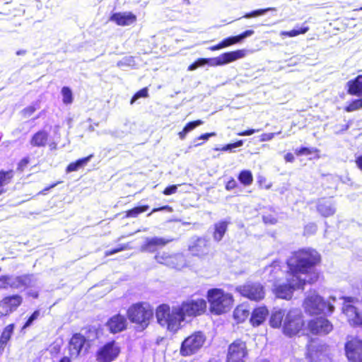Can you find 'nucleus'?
<instances>
[{"label":"nucleus","instance_id":"nucleus-1","mask_svg":"<svg viewBox=\"0 0 362 362\" xmlns=\"http://www.w3.org/2000/svg\"><path fill=\"white\" fill-rule=\"evenodd\" d=\"M321 262V255L315 249H298L291 253L286 262L288 273L292 276H298L299 274L308 275L306 283L315 284L322 276L320 272L315 270Z\"/></svg>","mask_w":362,"mask_h":362},{"label":"nucleus","instance_id":"nucleus-2","mask_svg":"<svg viewBox=\"0 0 362 362\" xmlns=\"http://www.w3.org/2000/svg\"><path fill=\"white\" fill-rule=\"evenodd\" d=\"M269 325L273 328H281L283 334L288 337L298 335L305 327L301 312L296 309L279 310L272 313Z\"/></svg>","mask_w":362,"mask_h":362},{"label":"nucleus","instance_id":"nucleus-3","mask_svg":"<svg viewBox=\"0 0 362 362\" xmlns=\"http://www.w3.org/2000/svg\"><path fill=\"white\" fill-rule=\"evenodd\" d=\"M209 312L214 315H221L229 312L233 307L234 298L232 293L222 288H213L206 292Z\"/></svg>","mask_w":362,"mask_h":362},{"label":"nucleus","instance_id":"nucleus-4","mask_svg":"<svg viewBox=\"0 0 362 362\" xmlns=\"http://www.w3.org/2000/svg\"><path fill=\"white\" fill-rule=\"evenodd\" d=\"M155 313L158 323L173 332L180 329L181 323L185 321L179 305L170 308L168 304L162 303L157 306Z\"/></svg>","mask_w":362,"mask_h":362},{"label":"nucleus","instance_id":"nucleus-5","mask_svg":"<svg viewBox=\"0 0 362 362\" xmlns=\"http://www.w3.org/2000/svg\"><path fill=\"white\" fill-rule=\"evenodd\" d=\"M127 317L139 331L145 330L153 317V308L146 302L132 304L127 310Z\"/></svg>","mask_w":362,"mask_h":362},{"label":"nucleus","instance_id":"nucleus-6","mask_svg":"<svg viewBox=\"0 0 362 362\" xmlns=\"http://www.w3.org/2000/svg\"><path fill=\"white\" fill-rule=\"evenodd\" d=\"M245 55V51L244 49H237L235 51L224 52L214 58H199L194 62L188 66L187 69L189 71H193L199 66H204L206 64H209L211 66H223L241 59L244 57Z\"/></svg>","mask_w":362,"mask_h":362},{"label":"nucleus","instance_id":"nucleus-7","mask_svg":"<svg viewBox=\"0 0 362 362\" xmlns=\"http://www.w3.org/2000/svg\"><path fill=\"white\" fill-rule=\"evenodd\" d=\"M247 335L237 337L228 346L225 362H246L249 356Z\"/></svg>","mask_w":362,"mask_h":362},{"label":"nucleus","instance_id":"nucleus-8","mask_svg":"<svg viewBox=\"0 0 362 362\" xmlns=\"http://www.w3.org/2000/svg\"><path fill=\"white\" fill-rule=\"evenodd\" d=\"M206 340V335L202 331L191 333L181 342L180 355L182 357H188L197 354L204 346Z\"/></svg>","mask_w":362,"mask_h":362},{"label":"nucleus","instance_id":"nucleus-9","mask_svg":"<svg viewBox=\"0 0 362 362\" xmlns=\"http://www.w3.org/2000/svg\"><path fill=\"white\" fill-rule=\"evenodd\" d=\"M341 311L346 317L349 325L354 327H362V313L359 311L356 304L359 302L358 299L352 296H343Z\"/></svg>","mask_w":362,"mask_h":362},{"label":"nucleus","instance_id":"nucleus-10","mask_svg":"<svg viewBox=\"0 0 362 362\" xmlns=\"http://www.w3.org/2000/svg\"><path fill=\"white\" fill-rule=\"evenodd\" d=\"M305 284V279L299 276H292L288 280V283L276 285L273 291L277 298L290 300L293 296V291L296 289H303Z\"/></svg>","mask_w":362,"mask_h":362},{"label":"nucleus","instance_id":"nucleus-11","mask_svg":"<svg viewBox=\"0 0 362 362\" xmlns=\"http://www.w3.org/2000/svg\"><path fill=\"white\" fill-rule=\"evenodd\" d=\"M235 291L243 297L253 301H260L264 298V286L257 281H247L236 287Z\"/></svg>","mask_w":362,"mask_h":362},{"label":"nucleus","instance_id":"nucleus-12","mask_svg":"<svg viewBox=\"0 0 362 362\" xmlns=\"http://www.w3.org/2000/svg\"><path fill=\"white\" fill-rule=\"evenodd\" d=\"M184 320L187 317H196L204 315L207 309V302L204 298L189 299L179 305Z\"/></svg>","mask_w":362,"mask_h":362},{"label":"nucleus","instance_id":"nucleus-13","mask_svg":"<svg viewBox=\"0 0 362 362\" xmlns=\"http://www.w3.org/2000/svg\"><path fill=\"white\" fill-rule=\"evenodd\" d=\"M344 352L349 362H362V339L348 336L344 344Z\"/></svg>","mask_w":362,"mask_h":362},{"label":"nucleus","instance_id":"nucleus-14","mask_svg":"<svg viewBox=\"0 0 362 362\" xmlns=\"http://www.w3.org/2000/svg\"><path fill=\"white\" fill-rule=\"evenodd\" d=\"M329 346L317 339H310L306 346V358L317 362L328 356Z\"/></svg>","mask_w":362,"mask_h":362},{"label":"nucleus","instance_id":"nucleus-15","mask_svg":"<svg viewBox=\"0 0 362 362\" xmlns=\"http://www.w3.org/2000/svg\"><path fill=\"white\" fill-rule=\"evenodd\" d=\"M121 352L120 347L115 340L106 342L95 353L98 362H112Z\"/></svg>","mask_w":362,"mask_h":362},{"label":"nucleus","instance_id":"nucleus-16","mask_svg":"<svg viewBox=\"0 0 362 362\" xmlns=\"http://www.w3.org/2000/svg\"><path fill=\"white\" fill-rule=\"evenodd\" d=\"M307 327L310 334L317 336L327 335L333 329L332 324L325 317H316L310 320Z\"/></svg>","mask_w":362,"mask_h":362},{"label":"nucleus","instance_id":"nucleus-17","mask_svg":"<svg viewBox=\"0 0 362 362\" xmlns=\"http://www.w3.org/2000/svg\"><path fill=\"white\" fill-rule=\"evenodd\" d=\"M306 308L313 314L332 313L334 306L319 296H310L306 299Z\"/></svg>","mask_w":362,"mask_h":362},{"label":"nucleus","instance_id":"nucleus-18","mask_svg":"<svg viewBox=\"0 0 362 362\" xmlns=\"http://www.w3.org/2000/svg\"><path fill=\"white\" fill-rule=\"evenodd\" d=\"M188 250L192 256L203 257L209 254L210 244L204 238H198L189 246Z\"/></svg>","mask_w":362,"mask_h":362},{"label":"nucleus","instance_id":"nucleus-19","mask_svg":"<svg viewBox=\"0 0 362 362\" xmlns=\"http://www.w3.org/2000/svg\"><path fill=\"white\" fill-rule=\"evenodd\" d=\"M105 326L112 334L121 332L127 327V318L119 313L115 314L107 320Z\"/></svg>","mask_w":362,"mask_h":362},{"label":"nucleus","instance_id":"nucleus-20","mask_svg":"<svg viewBox=\"0 0 362 362\" xmlns=\"http://www.w3.org/2000/svg\"><path fill=\"white\" fill-rule=\"evenodd\" d=\"M170 242H171V240L163 238L153 237L151 238H147L142 245L141 250L146 252H155Z\"/></svg>","mask_w":362,"mask_h":362},{"label":"nucleus","instance_id":"nucleus-21","mask_svg":"<svg viewBox=\"0 0 362 362\" xmlns=\"http://www.w3.org/2000/svg\"><path fill=\"white\" fill-rule=\"evenodd\" d=\"M86 342V337L80 333L74 334L69 342V353L76 357L78 356Z\"/></svg>","mask_w":362,"mask_h":362},{"label":"nucleus","instance_id":"nucleus-22","mask_svg":"<svg viewBox=\"0 0 362 362\" xmlns=\"http://www.w3.org/2000/svg\"><path fill=\"white\" fill-rule=\"evenodd\" d=\"M110 21L115 22L117 25L127 26L136 21V16L132 12L114 13L110 17Z\"/></svg>","mask_w":362,"mask_h":362},{"label":"nucleus","instance_id":"nucleus-23","mask_svg":"<svg viewBox=\"0 0 362 362\" xmlns=\"http://www.w3.org/2000/svg\"><path fill=\"white\" fill-rule=\"evenodd\" d=\"M23 298L18 294H13L4 297L1 301V305L6 313H13L22 304Z\"/></svg>","mask_w":362,"mask_h":362},{"label":"nucleus","instance_id":"nucleus-24","mask_svg":"<svg viewBox=\"0 0 362 362\" xmlns=\"http://www.w3.org/2000/svg\"><path fill=\"white\" fill-rule=\"evenodd\" d=\"M316 209L325 218L330 217L336 212L334 204L325 198H321L317 201Z\"/></svg>","mask_w":362,"mask_h":362},{"label":"nucleus","instance_id":"nucleus-25","mask_svg":"<svg viewBox=\"0 0 362 362\" xmlns=\"http://www.w3.org/2000/svg\"><path fill=\"white\" fill-rule=\"evenodd\" d=\"M269 315V310L265 306L255 308L250 316V323L252 326L257 327L262 324Z\"/></svg>","mask_w":362,"mask_h":362},{"label":"nucleus","instance_id":"nucleus-26","mask_svg":"<svg viewBox=\"0 0 362 362\" xmlns=\"http://www.w3.org/2000/svg\"><path fill=\"white\" fill-rule=\"evenodd\" d=\"M49 134L44 129L37 131L30 139V144L33 147H45L48 144Z\"/></svg>","mask_w":362,"mask_h":362},{"label":"nucleus","instance_id":"nucleus-27","mask_svg":"<svg viewBox=\"0 0 362 362\" xmlns=\"http://www.w3.org/2000/svg\"><path fill=\"white\" fill-rule=\"evenodd\" d=\"M347 93L351 95L362 97V74L358 75L346 83Z\"/></svg>","mask_w":362,"mask_h":362},{"label":"nucleus","instance_id":"nucleus-28","mask_svg":"<svg viewBox=\"0 0 362 362\" xmlns=\"http://www.w3.org/2000/svg\"><path fill=\"white\" fill-rule=\"evenodd\" d=\"M228 221L222 220L214 225L212 236L214 240L219 242L223 239L228 230Z\"/></svg>","mask_w":362,"mask_h":362},{"label":"nucleus","instance_id":"nucleus-29","mask_svg":"<svg viewBox=\"0 0 362 362\" xmlns=\"http://www.w3.org/2000/svg\"><path fill=\"white\" fill-rule=\"evenodd\" d=\"M15 176V171L12 169L0 170V196L6 192L4 186L11 184Z\"/></svg>","mask_w":362,"mask_h":362},{"label":"nucleus","instance_id":"nucleus-30","mask_svg":"<svg viewBox=\"0 0 362 362\" xmlns=\"http://www.w3.org/2000/svg\"><path fill=\"white\" fill-rule=\"evenodd\" d=\"M254 33L252 30H247L238 35L231 36L223 39L221 42L224 47H227L240 42L243 38L250 36Z\"/></svg>","mask_w":362,"mask_h":362},{"label":"nucleus","instance_id":"nucleus-31","mask_svg":"<svg viewBox=\"0 0 362 362\" xmlns=\"http://www.w3.org/2000/svg\"><path fill=\"white\" fill-rule=\"evenodd\" d=\"M15 325L13 323L8 325L3 329L0 336V351H4L8 342L13 333Z\"/></svg>","mask_w":362,"mask_h":362},{"label":"nucleus","instance_id":"nucleus-32","mask_svg":"<svg viewBox=\"0 0 362 362\" xmlns=\"http://www.w3.org/2000/svg\"><path fill=\"white\" fill-rule=\"evenodd\" d=\"M93 157V154L79 158L74 162L70 163L66 168L67 173L77 171L80 168L83 167Z\"/></svg>","mask_w":362,"mask_h":362},{"label":"nucleus","instance_id":"nucleus-33","mask_svg":"<svg viewBox=\"0 0 362 362\" xmlns=\"http://www.w3.org/2000/svg\"><path fill=\"white\" fill-rule=\"evenodd\" d=\"M149 206L147 204L136 206L124 212V218H137L141 214L147 211Z\"/></svg>","mask_w":362,"mask_h":362},{"label":"nucleus","instance_id":"nucleus-34","mask_svg":"<svg viewBox=\"0 0 362 362\" xmlns=\"http://www.w3.org/2000/svg\"><path fill=\"white\" fill-rule=\"evenodd\" d=\"M294 153L296 156L313 155L314 159H318L320 158V151L317 148L301 146L296 148Z\"/></svg>","mask_w":362,"mask_h":362},{"label":"nucleus","instance_id":"nucleus-35","mask_svg":"<svg viewBox=\"0 0 362 362\" xmlns=\"http://www.w3.org/2000/svg\"><path fill=\"white\" fill-rule=\"evenodd\" d=\"M249 315V310L242 305L236 306L233 313V317L238 323L244 322Z\"/></svg>","mask_w":362,"mask_h":362},{"label":"nucleus","instance_id":"nucleus-36","mask_svg":"<svg viewBox=\"0 0 362 362\" xmlns=\"http://www.w3.org/2000/svg\"><path fill=\"white\" fill-rule=\"evenodd\" d=\"M238 179L243 186H250L253 182V175L250 170H243L238 175Z\"/></svg>","mask_w":362,"mask_h":362},{"label":"nucleus","instance_id":"nucleus-37","mask_svg":"<svg viewBox=\"0 0 362 362\" xmlns=\"http://www.w3.org/2000/svg\"><path fill=\"white\" fill-rule=\"evenodd\" d=\"M309 30L308 26H303L298 29H293L288 31H282L280 35L282 37H293L299 35L305 34Z\"/></svg>","mask_w":362,"mask_h":362},{"label":"nucleus","instance_id":"nucleus-38","mask_svg":"<svg viewBox=\"0 0 362 362\" xmlns=\"http://www.w3.org/2000/svg\"><path fill=\"white\" fill-rule=\"evenodd\" d=\"M39 103L37 102L28 105L21 111V116L24 118H29L37 109H39Z\"/></svg>","mask_w":362,"mask_h":362},{"label":"nucleus","instance_id":"nucleus-39","mask_svg":"<svg viewBox=\"0 0 362 362\" xmlns=\"http://www.w3.org/2000/svg\"><path fill=\"white\" fill-rule=\"evenodd\" d=\"M61 93L62 95V101L65 105L72 103L74 98L71 88L68 86H64L62 88Z\"/></svg>","mask_w":362,"mask_h":362},{"label":"nucleus","instance_id":"nucleus-40","mask_svg":"<svg viewBox=\"0 0 362 362\" xmlns=\"http://www.w3.org/2000/svg\"><path fill=\"white\" fill-rule=\"evenodd\" d=\"M362 108V98L351 100L345 107L346 112H350Z\"/></svg>","mask_w":362,"mask_h":362},{"label":"nucleus","instance_id":"nucleus-41","mask_svg":"<svg viewBox=\"0 0 362 362\" xmlns=\"http://www.w3.org/2000/svg\"><path fill=\"white\" fill-rule=\"evenodd\" d=\"M243 144V142L242 140H238L234 143H232V144H226V145H224L221 148H215V151H231L233 148H236V147H240V146H242Z\"/></svg>","mask_w":362,"mask_h":362},{"label":"nucleus","instance_id":"nucleus-42","mask_svg":"<svg viewBox=\"0 0 362 362\" xmlns=\"http://www.w3.org/2000/svg\"><path fill=\"white\" fill-rule=\"evenodd\" d=\"M148 97V90L147 87H144L141 90L136 92L132 96L130 103L133 104L137 99L140 98H147Z\"/></svg>","mask_w":362,"mask_h":362},{"label":"nucleus","instance_id":"nucleus-43","mask_svg":"<svg viewBox=\"0 0 362 362\" xmlns=\"http://www.w3.org/2000/svg\"><path fill=\"white\" fill-rule=\"evenodd\" d=\"M154 258L157 262L160 264H167L169 263V260L172 258V256L164 252H157Z\"/></svg>","mask_w":362,"mask_h":362},{"label":"nucleus","instance_id":"nucleus-44","mask_svg":"<svg viewBox=\"0 0 362 362\" xmlns=\"http://www.w3.org/2000/svg\"><path fill=\"white\" fill-rule=\"evenodd\" d=\"M40 315V311L39 310H35L27 319V320L22 327V329H26L27 327H30L33 324V321L39 317Z\"/></svg>","mask_w":362,"mask_h":362},{"label":"nucleus","instance_id":"nucleus-45","mask_svg":"<svg viewBox=\"0 0 362 362\" xmlns=\"http://www.w3.org/2000/svg\"><path fill=\"white\" fill-rule=\"evenodd\" d=\"M30 163V158L28 156H25L21 158L19 162L17 163L16 170L18 172H23L27 168L28 165Z\"/></svg>","mask_w":362,"mask_h":362},{"label":"nucleus","instance_id":"nucleus-46","mask_svg":"<svg viewBox=\"0 0 362 362\" xmlns=\"http://www.w3.org/2000/svg\"><path fill=\"white\" fill-rule=\"evenodd\" d=\"M203 123H204V122L201 119H197V120L189 122L187 124H186V125L184 127L185 132H189L193 130L197 127L202 124Z\"/></svg>","mask_w":362,"mask_h":362},{"label":"nucleus","instance_id":"nucleus-47","mask_svg":"<svg viewBox=\"0 0 362 362\" xmlns=\"http://www.w3.org/2000/svg\"><path fill=\"white\" fill-rule=\"evenodd\" d=\"M127 248H128V247L125 244L119 245V246H117L115 248H113V249H111V250L105 251V256L107 257V256L114 255V254L117 253L119 252L124 251V250H127Z\"/></svg>","mask_w":362,"mask_h":362},{"label":"nucleus","instance_id":"nucleus-48","mask_svg":"<svg viewBox=\"0 0 362 362\" xmlns=\"http://www.w3.org/2000/svg\"><path fill=\"white\" fill-rule=\"evenodd\" d=\"M276 10V9L274 7H268V8H265L254 10L252 11V14L253 17H256L258 16L263 15L265 13H267V11H275Z\"/></svg>","mask_w":362,"mask_h":362},{"label":"nucleus","instance_id":"nucleus-49","mask_svg":"<svg viewBox=\"0 0 362 362\" xmlns=\"http://www.w3.org/2000/svg\"><path fill=\"white\" fill-rule=\"evenodd\" d=\"M238 187V182L233 177H230L225 185V188L228 191H230L232 189H235Z\"/></svg>","mask_w":362,"mask_h":362},{"label":"nucleus","instance_id":"nucleus-50","mask_svg":"<svg viewBox=\"0 0 362 362\" xmlns=\"http://www.w3.org/2000/svg\"><path fill=\"white\" fill-rule=\"evenodd\" d=\"M177 185H169L163 189V194L166 196L171 195L173 194H175L177 192Z\"/></svg>","mask_w":362,"mask_h":362},{"label":"nucleus","instance_id":"nucleus-51","mask_svg":"<svg viewBox=\"0 0 362 362\" xmlns=\"http://www.w3.org/2000/svg\"><path fill=\"white\" fill-rule=\"evenodd\" d=\"M160 211H168L169 212H171L173 211V209L171 206L168 205L162 206L157 208H153L150 213L148 214V216H150L152 214Z\"/></svg>","mask_w":362,"mask_h":362},{"label":"nucleus","instance_id":"nucleus-52","mask_svg":"<svg viewBox=\"0 0 362 362\" xmlns=\"http://www.w3.org/2000/svg\"><path fill=\"white\" fill-rule=\"evenodd\" d=\"M274 133H264L259 136V141H267L272 140L274 137Z\"/></svg>","mask_w":362,"mask_h":362},{"label":"nucleus","instance_id":"nucleus-53","mask_svg":"<svg viewBox=\"0 0 362 362\" xmlns=\"http://www.w3.org/2000/svg\"><path fill=\"white\" fill-rule=\"evenodd\" d=\"M267 180L264 177H259L257 180V183L261 188L269 189L271 187V185H265Z\"/></svg>","mask_w":362,"mask_h":362},{"label":"nucleus","instance_id":"nucleus-54","mask_svg":"<svg viewBox=\"0 0 362 362\" xmlns=\"http://www.w3.org/2000/svg\"><path fill=\"white\" fill-rule=\"evenodd\" d=\"M259 132V129H249L237 133L238 136H250L255 132Z\"/></svg>","mask_w":362,"mask_h":362},{"label":"nucleus","instance_id":"nucleus-55","mask_svg":"<svg viewBox=\"0 0 362 362\" xmlns=\"http://www.w3.org/2000/svg\"><path fill=\"white\" fill-rule=\"evenodd\" d=\"M284 160L287 163H293L295 160L294 155L292 153H286L284 156Z\"/></svg>","mask_w":362,"mask_h":362},{"label":"nucleus","instance_id":"nucleus-56","mask_svg":"<svg viewBox=\"0 0 362 362\" xmlns=\"http://www.w3.org/2000/svg\"><path fill=\"white\" fill-rule=\"evenodd\" d=\"M216 136L215 132H210V133H204L201 134L199 136L197 137V139H204V140H208L209 138L211 136Z\"/></svg>","mask_w":362,"mask_h":362},{"label":"nucleus","instance_id":"nucleus-57","mask_svg":"<svg viewBox=\"0 0 362 362\" xmlns=\"http://www.w3.org/2000/svg\"><path fill=\"white\" fill-rule=\"evenodd\" d=\"M356 167L362 172V155H359L355 158Z\"/></svg>","mask_w":362,"mask_h":362},{"label":"nucleus","instance_id":"nucleus-58","mask_svg":"<svg viewBox=\"0 0 362 362\" xmlns=\"http://www.w3.org/2000/svg\"><path fill=\"white\" fill-rule=\"evenodd\" d=\"M222 48H223V46L222 45V42H220L217 45H215L209 47V49L211 50V51H216V50H218V49H221Z\"/></svg>","mask_w":362,"mask_h":362},{"label":"nucleus","instance_id":"nucleus-59","mask_svg":"<svg viewBox=\"0 0 362 362\" xmlns=\"http://www.w3.org/2000/svg\"><path fill=\"white\" fill-rule=\"evenodd\" d=\"M350 124H351V121H349L347 124H346L343 125V126L341 127V129L339 131V132H338V133H339V132H340V133H341V132H343L346 131V130L349 128Z\"/></svg>","mask_w":362,"mask_h":362},{"label":"nucleus","instance_id":"nucleus-60","mask_svg":"<svg viewBox=\"0 0 362 362\" xmlns=\"http://www.w3.org/2000/svg\"><path fill=\"white\" fill-rule=\"evenodd\" d=\"M187 133L188 132H185V128L183 127L182 130L178 133V136L180 139H184Z\"/></svg>","mask_w":362,"mask_h":362},{"label":"nucleus","instance_id":"nucleus-61","mask_svg":"<svg viewBox=\"0 0 362 362\" xmlns=\"http://www.w3.org/2000/svg\"><path fill=\"white\" fill-rule=\"evenodd\" d=\"M49 147L50 150H56L57 148V144L56 142H51L49 144Z\"/></svg>","mask_w":362,"mask_h":362},{"label":"nucleus","instance_id":"nucleus-62","mask_svg":"<svg viewBox=\"0 0 362 362\" xmlns=\"http://www.w3.org/2000/svg\"><path fill=\"white\" fill-rule=\"evenodd\" d=\"M59 183H60V182H56V183H54V184H52V185H49V186H48V187H45V188L44 189V191H47V190H49V189H52V188L54 187H55L57 184H59Z\"/></svg>","mask_w":362,"mask_h":362},{"label":"nucleus","instance_id":"nucleus-63","mask_svg":"<svg viewBox=\"0 0 362 362\" xmlns=\"http://www.w3.org/2000/svg\"><path fill=\"white\" fill-rule=\"evenodd\" d=\"M59 362H71V360L67 356L62 357Z\"/></svg>","mask_w":362,"mask_h":362},{"label":"nucleus","instance_id":"nucleus-64","mask_svg":"<svg viewBox=\"0 0 362 362\" xmlns=\"http://www.w3.org/2000/svg\"><path fill=\"white\" fill-rule=\"evenodd\" d=\"M252 17H253V16H252V11H250V12H249V13H245V14L243 16V18H252Z\"/></svg>","mask_w":362,"mask_h":362}]
</instances>
